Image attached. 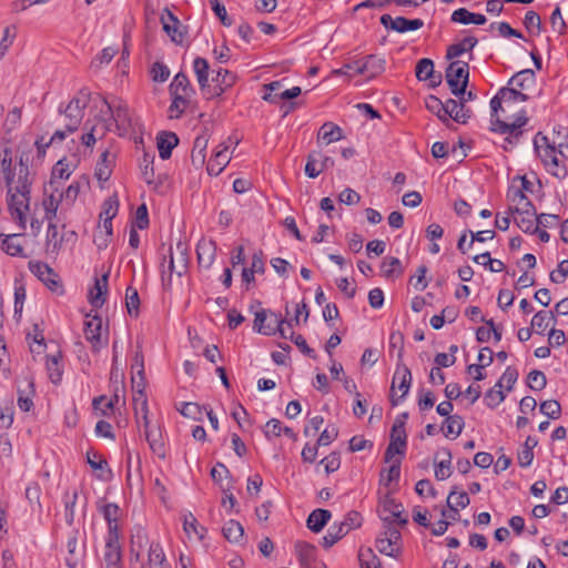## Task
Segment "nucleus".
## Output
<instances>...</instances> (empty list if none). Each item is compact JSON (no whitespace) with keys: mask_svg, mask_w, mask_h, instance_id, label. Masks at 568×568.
Segmentation results:
<instances>
[{"mask_svg":"<svg viewBox=\"0 0 568 568\" xmlns=\"http://www.w3.org/2000/svg\"><path fill=\"white\" fill-rule=\"evenodd\" d=\"M31 151L21 152L19 156L18 173L12 170V151L4 148L0 154V178L7 187L8 209L12 219L21 230L27 227V215L30 211L31 187L34 174L30 172L29 162Z\"/></svg>","mask_w":568,"mask_h":568,"instance_id":"nucleus-1","label":"nucleus"},{"mask_svg":"<svg viewBox=\"0 0 568 568\" xmlns=\"http://www.w3.org/2000/svg\"><path fill=\"white\" fill-rule=\"evenodd\" d=\"M527 100L528 95L516 88H501L490 100V130L506 135V144L503 145L505 150L517 143L523 134L521 128L528 121L524 110L515 116H508L507 112L513 110L515 103Z\"/></svg>","mask_w":568,"mask_h":568,"instance_id":"nucleus-2","label":"nucleus"},{"mask_svg":"<svg viewBox=\"0 0 568 568\" xmlns=\"http://www.w3.org/2000/svg\"><path fill=\"white\" fill-rule=\"evenodd\" d=\"M90 100V92L81 90L60 113L63 116L64 130H57L51 136V142L63 141L68 133L75 132L84 118V110Z\"/></svg>","mask_w":568,"mask_h":568,"instance_id":"nucleus-3","label":"nucleus"},{"mask_svg":"<svg viewBox=\"0 0 568 568\" xmlns=\"http://www.w3.org/2000/svg\"><path fill=\"white\" fill-rule=\"evenodd\" d=\"M189 265V256L186 247L179 242L173 248L169 246L166 253L163 254L161 263L162 285L165 290H170L173 282V275L181 277L186 273Z\"/></svg>","mask_w":568,"mask_h":568,"instance_id":"nucleus-4","label":"nucleus"},{"mask_svg":"<svg viewBox=\"0 0 568 568\" xmlns=\"http://www.w3.org/2000/svg\"><path fill=\"white\" fill-rule=\"evenodd\" d=\"M293 324L295 323L292 320L286 321L280 314L262 310L255 313L253 329L263 335L278 333L281 337L292 341L295 336Z\"/></svg>","mask_w":568,"mask_h":568,"instance_id":"nucleus-5","label":"nucleus"},{"mask_svg":"<svg viewBox=\"0 0 568 568\" xmlns=\"http://www.w3.org/2000/svg\"><path fill=\"white\" fill-rule=\"evenodd\" d=\"M534 148L545 169L550 174L558 179H564L567 175L566 166L559 161L557 156L556 146L549 143V139L546 135L537 133L534 139Z\"/></svg>","mask_w":568,"mask_h":568,"instance_id":"nucleus-6","label":"nucleus"},{"mask_svg":"<svg viewBox=\"0 0 568 568\" xmlns=\"http://www.w3.org/2000/svg\"><path fill=\"white\" fill-rule=\"evenodd\" d=\"M403 352L398 353V363L393 376L390 386V403L393 406H397L399 402L407 395L412 385V373L410 369L402 362Z\"/></svg>","mask_w":568,"mask_h":568,"instance_id":"nucleus-7","label":"nucleus"},{"mask_svg":"<svg viewBox=\"0 0 568 568\" xmlns=\"http://www.w3.org/2000/svg\"><path fill=\"white\" fill-rule=\"evenodd\" d=\"M103 102L111 116V122L108 123L111 125L114 123L119 135L126 134L133 128L132 112L126 102L121 99H114L112 102L103 100Z\"/></svg>","mask_w":568,"mask_h":568,"instance_id":"nucleus-8","label":"nucleus"},{"mask_svg":"<svg viewBox=\"0 0 568 568\" xmlns=\"http://www.w3.org/2000/svg\"><path fill=\"white\" fill-rule=\"evenodd\" d=\"M445 78L454 95H465L469 78L468 63L459 60L450 62L446 69Z\"/></svg>","mask_w":568,"mask_h":568,"instance_id":"nucleus-9","label":"nucleus"},{"mask_svg":"<svg viewBox=\"0 0 568 568\" xmlns=\"http://www.w3.org/2000/svg\"><path fill=\"white\" fill-rule=\"evenodd\" d=\"M77 237V233L71 230H65L64 225L62 226V231H59L57 224L50 223L47 231V252L52 255H58L68 244H74Z\"/></svg>","mask_w":568,"mask_h":568,"instance_id":"nucleus-10","label":"nucleus"},{"mask_svg":"<svg viewBox=\"0 0 568 568\" xmlns=\"http://www.w3.org/2000/svg\"><path fill=\"white\" fill-rule=\"evenodd\" d=\"M30 272L37 276L52 293L63 294V285L59 275L52 267L40 261L29 262Z\"/></svg>","mask_w":568,"mask_h":568,"instance_id":"nucleus-11","label":"nucleus"},{"mask_svg":"<svg viewBox=\"0 0 568 568\" xmlns=\"http://www.w3.org/2000/svg\"><path fill=\"white\" fill-rule=\"evenodd\" d=\"M509 214H513L515 223L523 232L534 234L538 231L536 224L538 215L531 202H525L519 207H509Z\"/></svg>","mask_w":568,"mask_h":568,"instance_id":"nucleus-12","label":"nucleus"},{"mask_svg":"<svg viewBox=\"0 0 568 568\" xmlns=\"http://www.w3.org/2000/svg\"><path fill=\"white\" fill-rule=\"evenodd\" d=\"M102 566L104 568H123L122 551L115 526H113L111 534H108L102 555Z\"/></svg>","mask_w":568,"mask_h":568,"instance_id":"nucleus-13","label":"nucleus"},{"mask_svg":"<svg viewBox=\"0 0 568 568\" xmlns=\"http://www.w3.org/2000/svg\"><path fill=\"white\" fill-rule=\"evenodd\" d=\"M400 532L394 527H387L376 539V549L386 556L397 557L400 552Z\"/></svg>","mask_w":568,"mask_h":568,"instance_id":"nucleus-14","label":"nucleus"},{"mask_svg":"<svg viewBox=\"0 0 568 568\" xmlns=\"http://www.w3.org/2000/svg\"><path fill=\"white\" fill-rule=\"evenodd\" d=\"M102 328L103 321L99 315L87 314L84 321V336L94 351H99L102 345L106 343V341H102Z\"/></svg>","mask_w":568,"mask_h":568,"instance_id":"nucleus-15","label":"nucleus"},{"mask_svg":"<svg viewBox=\"0 0 568 568\" xmlns=\"http://www.w3.org/2000/svg\"><path fill=\"white\" fill-rule=\"evenodd\" d=\"M403 506L398 504L394 498L386 495L379 501V514L383 521L393 523L398 521L402 525L407 523V519L403 517Z\"/></svg>","mask_w":568,"mask_h":568,"instance_id":"nucleus-16","label":"nucleus"},{"mask_svg":"<svg viewBox=\"0 0 568 568\" xmlns=\"http://www.w3.org/2000/svg\"><path fill=\"white\" fill-rule=\"evenodd\" d=\"M381 23L389 30L396 31L398 33H404L407 31H415L420 29L424 26V21L420 19H406L404 17L393 18L390 14H383L381 17Z\"/></svg>","mask_w":568,"mask_h":568,"instance_id":"nucleus-17","label":"nucleus"},{"mask_svg":"<svg viewBox=\"0 0 568 568\" xmlns=\"http://www.w3.org/2000/svg\"><path fill=\"white\" fill-rule=\"evenodd\" d=\"M161 23L163 30L175 43H182L184 40V33L181 30V23L179 19L165 8L161 14Z\"/></svg>","mask_w":568,"mask_h":568,"instance_id":"nucleus-18","label":"nucleus"},{"mask_svg":"<svg viewBox=\"0 0 568 568\" xmlns=\"http://www.w3.org/2000/svg\"><path fill=\"white\" fill-rule=\"evenodd\" d=\"M199 266L209 270L216 256V243L213 240L202 239L196 246Z\"/></svg>","mask_w":568,"mask_h":568,"instance_id":"nucleus-19","label":"nucleus"},{"mask_svg":"<svg viewBox=\"0 0 568 568\" xmlns=\"http://www.w3.org/2000/svg\"><path fill=\"white\" fill-rule=\"evenodd\" d=\"M146 568H171L164 550L159 542H150L146 551Z\"/></svg>","mask_w":568,"mask_h":568,"instance_id":"nucleus-20","label":"nucleus"},{"mask_svg":"<svg viewBox=\"0 0 568 568\" xmlns=\"http://www.w3.org/2000/svg\"><path fill=\"white\" fill-rule=\"evenodd\" d=\"M355 74H367L368 78H375L384 71L385 61L376 55H368L364 63L355 62Z\"/></svg>","mask_w":568,"mask_h":568,"instance_id":"nucleus-21","label":"nucleus"},{"mask_svg":"<svg viewBox=\"0 0 568 568\" xmlns=\"http://www.w3.org/2000/svg\"><path fill=\"white\" fill-rule=\"evenodd\" d=\"M45 368L49 379L54 384L59 385L63 376V364L62 354L57 352L53 355H48L45 361Z\"/></svg>","mask_w":568,"mask_h":568,"instance_id":"nucleus-22","label":"nucleus"},{"mask_svg":"<svg viewBox=\"0 0 568 568\" xmlns=\"http://www.w3.org/2000/svg\"><path fill=\"white\" fill-rule=\"evenodd\" d=\"M415 73L419 81L429 80L433 85H437L442 81V74H434V62L428 58H423L417 62Z\"/></svg>","mask_w":568,"mask_h":568,"instance_id":"nucleus-23","label":"nucleus"},{"mask_svg":"<svg viewBox=\"0 0 568 568\" xmlns=\"http://www.w3.org/2000/svg\"><path fill=\"white\" fill-rule=\"evenodd\" d=\"M229 145L226 143H222L219 146V150L215 152L214 158L210 160L207 164V172L210 175H219L223 169L230 162V155L227 153Z\"/></svg>","mask_w":568,"mask_h":568,"instance_id":"nucleus-24","label":"nucleus"},{"mask_svg":"<svg viewBox=\"0 0 568 568\" xmlns=\"http://www.w3.org/2000/svg\"><path fill=\"white\" fill-rule=\"evenodd\" d=\"M115 156L108 150L103 151L100 160L97 163L94 175L100 182H106L111 174L114 165Z\"/></svg>","mask_w":568,"mask_h":568,"instance_id":"nucleus-25","label":"nucleus"},{"mask_svg":"<svg viewBox=\"0 0 568 568\" xmlns=\"http://www.w3.org/2000/svg\"><path fill=\"white\" fill-rule=\"evenodd\" d=\"M108 277L109 274L105 273L100 278H97L93 288L90 291L89 300L94 307H101L105 302L108 293Z\"/></svg>","mask_w":568,"mask_h":568,"instance_id":"nucleus-26","label":"nucleus"},{"mask_svg":"<svg viewBox=\"0 0 568 568\" xmlns=\"http://www.w3.org/2000/svg\"><path fill=\"white\" fill-rule=\"evenodd\" d=\"M343 138L344 136H343L342 129L337 124H334L333 122H325L320 128L318 133H317V142L318 143L322 142L325 145H328L333 142L339 141Z\"/></svg>","mask_w":568,"mask_h":568,"instance_id":"nucleus-27","label":"nucleus"},{"mask_svg":"<svg viewBox=\"0 0 568 568\" xmlns=\"http://www.w3.org/2000/svg\"><path fill=\"white\" fill-rule=\"evenodd\" d=\"M179 139L173 132H161L158 135V149L161 159L166 160L171 156L172 150L178 145Z\"/></svg>","mask_w":568,"mask_h":568,"instance_id":"nucleus-28","label":"nucleus"},{"mask_svg":"<svg viewBox=\"0 0 568 568\" xmlns=\"http://www.w3.org/2000/svg\"><path fill=\"white\" fill-rule=\"evenodd\" d=\"M447 109V119L452 118L454 121L458 123L465 124L470 118V110L465 108L463 102H457L456 100L448 99L446 101Z\"/></svg>","mask_w":568,"mask_h":568,"instance_id":"nucleus-29","label":"nucleus"},{"mask_svg":"<svg viewBox=\"0 0 568 568\" xmlns=\"http://www.w3.org/2000/svg\"><path fill=\"white\" fill-rule=\"evenodd\" d=\"M169 90L170 94L193 97L195 93L193 87L190 83L189 78L183 72H179L178 74H175L170 84Z\"/></svg>","mask_w":568,"mask_h":568,"instance_id":"nucleus-30","label":"nucleus"},{"mask_svg":"<svg viewBox=\"0 0 568 568\" xmlns=\"http://www.w3.org/2000/svg\"><path fill=\"white\" fill-rule=\"evenodd\" d=\"M19 236L20 234L0 235L2 251L10 256H24V248Z\"/></svg>","mask_w":568,"mask_h":568,"instance_id":"nucleus-31","label":"nucleus"},{"mask_svg":"<svg viewBox=\"0 0 568 568\" xmlns=\"http://www.w3.org/2000/svg\"><path fill=\"white\" fill-rule=\"evenodd\" d=\"M452 21L462 24H484L486 23L487 19L484 14L473 13L465 8H459L453 12Z\"/></svg>","mask_w":568,"mask_h":568,"instance_id":"nucleus-32","label":"nucleus"},{"mask_svg":"<svg viewBox=\"0 0 568 568\" xmlns=\"http://www.w3.org/2000/svg\"><path fill=\"white\" fill-rule=\"evenodd\" d=\"M332 514L326 509H315L307 518V527L314 532H320L331 519Z\"/></svg>","mask_w":568,"mask_h":568,"instance_id":"nucleus-33","label":"nucleus"},{"mask_svg":"<svg viewBox=\"0 0 568 568\" xmlns=\"http://www.w3.org/2000/svg\"><path fill=\"white\" fill-rule=\"evenodd\" d=\"M172 102L169 106L168 113L170 119H179L190 105L192 97L171 94Z\"/></svg>","mask_w":568,"mask_h":568,"instance_id":"nucleus-34","label":"nucleus"},{"mask_svg":"<svg viewBox=\"0 0 568 568\" xmlns=\"http://www.w3.org/2000/svg\"><path fill=\"white\" fill-rule=\"evenodd\" d=\"M193 70L200 89L204 91L206 88H209V62L204 58L197 57L193 61Z\"/></svg>","mask_w":568,"mask_h":568,"instance_id":"nucleus-35","label":"nucleus"},{"mask_svg":"<svg viewBox=\"0 0 568 568\" xmlns=\"http://www.w3.org/2000/svg\"><path fill=\"white\" fill-rule=\"evenodd\" d=\"M477 42L478 41L475 37L464 38L460 42L454 43L448 47L446 58L448 60L455 59L462 55L464 52L473 50Z\"/></svg>","mask_w":568,"mask_h":568,"instance_id":"nucleus-36","label":"nucleus"},{"mask_svg":"<svg viewBox=\"0 0 568 568\" xmlns=\"http://www.w3.org/2000/svg\"><path fill=\"white\" fill-rule=\"evenodd\" d=\"M469 497L466 491H457L453 489L447 497V506L450 513L458 515L459 508L464 509L469 505Z\"/></svg>","mask_w":568,"mask_h":568,"instance_id":"nucleus-37","label":"nucleus"},{"mask_svg":"<svg viewBox=\"0 0 568 568\" xmlns=\"http://www.w3.org/2000/svg\"><path fill=\"white\" fill-rule=\"evenodd\" d=\"M536 80L535 72L530 69H525L516 73L510 80L509 84L514 88L526 90L534 85Z\"/></svg>","mask_w":568,"mask_h":568,"instance_id":"nucleus-38","label":"nucleus"},{"mask_svg":"<svg viewBox=\"0 0 568 568\" xmlns=\"http://www.w3.org/2000/svg\"><path fill=\"white\" fill-rule=\"evenodd\" d=\"M555 315L552 312L539 311L531 320V327L536 334L542 335L550 322H555Z\"/></svg>","mask_w":568,"mask_h":568,"instance_id":"nucleus-39","label":"nucleus"},{"mask_svg":"<svg viewBox=\"0 0 568 568\" xmlns=\"http://www.w3.org/2000/svg\"><path fill=\"white\" fill-rule=\"evenodd\" d=\"M381 270L383 276L387 278L400 276L404 273L399 258L394 256L385 257L382 262Z\"/></svg>","mask_w":568,"mask_h":568,"instance_id":"nucleus-40","label":"nucleus"},{"mask_svg":"<svg viewBox=\"0 0 568 568\" xmlns=\"http://www.w3.org/2000/svg\"><path fill=\"white\" fill-rule=\"evenodd\" d=\"M224 537L231 542H239L243 539L244 528L236 520H229L222 528Z\"/></svg>","mask_w":568,"mask_h":568,"instance_id":"nucleus-41","label":"nucleus"},{"mask_svg":"<svg viewBox=\"0 0 568 568\" xmlns=\"http://www.w3.org/2000/svg\"><path fill=\"white\" fill-rule=\"evenodd\" d=\"M464 426L465 423L463 417L459 415H453L445 419L443 429L445 430L446 437L453 435V438H457L462 434Z\"/></svg>","mask_w":568,"mask_h":568,"instance_id":"nucleus-42","label":"nucleus"},{"mask_svg":"<svg viewBox=\"0 0 568 568\" xmlns=\"http://www.w3.org/2000/svg\"><path fill=\"white\" fill-rule=\"evenodd\" d=\"M62 500L64 505V520L69 526H72L74 523V506L78 500V491H64Z\"/></svg>","mask_w":568,"mask_h":568,"instance_id":"nucleus-43","label":"nucleus"},{"mask_svg":"<svg viewBox=\"0 0 568 568\" xmlns=\"http://www.w3.org/2000/svg\"><path fill=\"white\" fill-rule=\"evenodd\" d=\"M440 453L445 458L435 463V477L437 480H445L452 475V453L449 449H443Z\"/></svg>","mask_w":568,"mask_h":568,"instance_id":"nucleus-44","label":"nucleus"},{"mask_svg":"<svg viewBox=\"0 0 568 568\" xmlns=\"http://www.w3.org/2000/svg\"><path fill=\"white\" fill-rule=\"evenodd\" d=\"M183 528L189 537L194 535L200 540L204 538L206 532V529L197 523L191 513L184 516Z\"/></svg>","mask_w":568,"mask_h":568,"instance_id":"nucleus-45","label":"nucleus"},{"mask_svg":"<svg viewBox=\"0 0 568 568\" xmlns=\"http://www.w3.org/2000/svg\"><path fill=\"white\" fill-rule=\"evenodd\" d=\"M426 109L437 115L443 122L447 121V109L446 102L444 103L440 99L435 95H429L425 100Z\"/></svg>","mask_w":568,"mask_h":568,"instance_id":"nucleus-46","label":"nucleus"},{"mask_svg":"<svg viewBox=\"0 0 568 568\" xmlns=\"http://www.w3.org/2000/svg\"><path fill=\"white\" fill-rule=\"evenodd\" d=\"M111 130V124L103 122L100 126L92 125L87 133L81 136V142L85 146H92L95 143V134H99V138H103L104 134Z\"/></svg>","mask_w":568,"mask_h":568,"instance_id":"nucleus-47","label":"nucleus"},{"mask_svg":"<svg viewBox=\"0 0 568 568\" xmlns=\"http://www.w3.org/2000/svg\"><path fill=\"white\" fill-rule=\"evenodd\" d=\"M213 80L220 90L217 94H221L235 83L236 77L229 70L220 68L216 70V77Z\"/></svg>","mask_w":568,"mask_h":568,"instance_id":"nucleus-48","label":"nucleus"},{"mask_svg":"<svg viewBox=\"0 0 568 568\" xmlns=\"http://www.w3.org/2000/svg\"><path fill=\"white\" fill-rule=\"evenodd\" d=\"M88 464L93 470H100L101 473L98 475L100 479H105L104 473L110 474L111 470L108 469V463L102 457V455L97 452H89L87 455Z\"/></svg>","mask_w":568,"mask_h":568,"instance_id":"nucleus-49","label":"nucleus"},{"mask_svg":"<svg viewBox=\"0 0 568 568\" xmlns=\"http://www.w3.org/2000/svg\"><path fill=\"white\" fill-rule=\"evenodd\" d=\"M320 158H322V153L320 151H312L307 155L305 174L311 179L317 178L323 172V168H320L318 164Z\"/></svg>","mask_w":568,"mask_h":568,"instance_id":"nucleus-50","label":"nucleus"},{"mask_svg":"<svg viewBox=\"0 0 568 568\" xmlns=\"http://www.w3.org/2000/svg\"><path fill=\"white\" fill-rule=\"evenodd\" d=\"M347 534V529H344L342 525H333L329 527L325 536L323 537L322 545L325 548H331L334 544H336L339 539H342Z\"/></svg>","mask_w":568,"mask_h":568,"instance_id":"nucleus-51","label":"nucleus"},{"mask_svg":"<svg viewBox=\"0 0 568 568\" xmlns=\"http://www.w3.org/2000/svg\"><path fill=\"white\" fill-rule=\"evenodd\" d=\"M61 197L57 199L53 194L45 196L42 201V206L44 210V220L50 223H53V220L57 216L59 203Z\"/></svg>","mask_w":568,"mask_h":568,"instance_id":"nucleus-52","label":"nucleus"},{"mask_svg":"<svg viewBox=\"0 0 568 568\" xmlns=\"http://www.w3.org/2000/svg\"><path fill=\"white\" fill-rule=\"evenodd\" d=\"M125 305L128 313L136 317L139 315L140 297L136 288L129 286L125 293Z\"/></svg>","mask_w":568,"mask_h":568,"instance_id":"nucleus-53","label":"nucleus"},{"mask_svg":"<svg viewBox=\"0 0 568 568\" xmlns=\"http://www.w3.org/2000/svg\"><path fill=\"white\" fill-rule=\"evenodd\" d=\"M119 211V201L115 195L108 197L102 205L100 220H113Z\"/></svg>","mask_w":568,"mask_h":568,"instance_id":"nucleus-54","label":"nucleus"},{"mask_svg":"<svg viewBox=\"0 0 568 568\" xmlns=\"http://www.w3.org/2000/svg\"><path fill=\"white\" fill-rule=\"evenodd\" d=\"M101 510H102L104 519L108 521V525H109L108 534H111L113 526L116 527V532L119 534V527L116 524L118 514H119L118 505L106 504L102 507Z\"/></svg>","mask_w":568,"mask_h":568,"instance_id":"nucleus-55","label":"nucleus"},{"mask_svg":"<svg viewBox=\"0 0 568 568\" xmlns=\"http://www.w3.org/2000/svg\"><path fill=\"white\" fill-rule=\"evenodd\" d=\"M406 438L405 422L397 418L390 430V440L398 443L399 446H406Z\"/></svg>","mask_w":568,"mask_h":568,"instance_id":"nucleus-56","label":"nucleus"},{"mask_svg":"<svg viewBox=\"0 0 568 568\" xmlns=\"http://www.w3.org/2000/svg\"><path fill=\"white\" fill-rule=\"evenodd\" d=\"M528 387L532 390H541L546 387V375L541 371L534 369L527 376Z\"/></svg>","mask_w":568,"mask_h":568,"instance_id":"nucleus-57","label":"nucleus"},{"mask_svg":"<svg viewBox=\"0 0 568 568\" xmlns=\"http://www.w3.org/2000/svg\"><path fill=\"white\" fill-rule=\"evenodd\" d=\"M179 412L186 418L202 420L203 408L196 403H183Z\"/></svg>","mask_w":568,"mask_h":568,"instance_id":"nucleus-58","label":"nucleus"},{"mask_svg":"<svg viewBox=\"0 0 568 568\" xmlns=\"http://www.w3.org/2000/svg\"><path fill=\"white\" fill-rule=\"evenodd\" d=\"M400 464L402 458L390 462V466L387 469H383L381 473L382 480H386V484L398 480L400 476Z\"/></svg>","mask_w":568,"mask_h":568,"instance_id":"nucleus-59","label":"nucleus"},{"mask_svg":"<svg viewBox=\"0 0 568 568\" xmlns=\"http://www.w3.org/2000/svg\"><path fill=\"white\" fill-rule=\"evenodd\" d=\"M540 412L551 419H558L561 414L560 404L555 399L545 400L540 404Z\"/></svg>","mask_w":568,"mask_h":568,"instance_id":"nucleus-60","label":"nucleus"},{"mask_svg":"<svg viewBox=\"0 0 568 568\" xmlns=\"http://www.w3.org/2000/svg\"><path fill=\"white\" fill-rule=\"evenodd\" d=\"M504 399L505 395L501 388L496 387V385L485 394V402L490 408L497 407Z\"/></svg>","mask_w":568,"mask_h":568,"instance_id":"nucleus-61","label":"nucleus"},{"mask_svg":"<svg viewBox=\"0 0 568 568\" xmlns=\"http://www.w3.org/2000/svg\"><path fill=\"white\" fill-rule=\"evenodd\" d=\"M507 197L513 203L509 207H519L523 206L525 202H531L519 187H510Z\"/></svg>","mask_w":568,"mask_h":568,"instance_id":"nucleus-62","label":"nucleus"},{"mask_svg":"<svg viewBox=\"0 0 568 568\" xmlns=\"http://www.w3.org/2000/svg\"><path fill=\"white\" fill-rule=\"evenodd\" d=\"M517 378H518L517 371L513 367H507L505 369L504 374L501 375L500 379L496 384V387L503 388L504 385L506 384L507 388L511 389L513 385L517 382Z\"/></svg>","mask_w":568,"mask_h":568,"instance_id":"nucleus-63","label":"nucleus"},{"mask_svg":"<svg viewBox=\"0 0 568 568\" xmlns=\"http://www.w3.org/2000/svg\"><path fill=\"white\" fill-rule=\"evenodd\" d=\"M151 74L153 81L165 82L170 77V70L165 64L161 62H154L151 68Z\"/></svg>","mask_w":568,"mask_h":568,"instance_id":"nucleus-64","label":"nucleus"}]
</instances>
